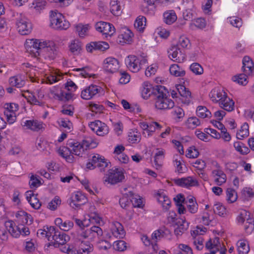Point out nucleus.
Listing matches in <instances>:
<instances>
[{"label":"nucleus","instance_id":"34","mask_svg":"<svg viewBox=\"0 0 254 254\" xmlns=\"http://www.w3.org/2000/svg\"><path fill=\"white\" fill-rule=\"evenodd\" d=\"M153 87L148 82H144L142 85L141 96L144 99H148L153 93Z\"/></svg>","mask_w":254,"mask_h":254},{"label":"nucleus","instance_id":"31","mask_svg":"<svg viewBox=\"0 0 254 254\" xmlns=\"http://www.w3.org/2000/svg\"><path fill=\"white\" fill-rule=\"evenodd\" d=\"M112 235L119 238H123L125 235V231L121 223L116 222L111 228Z\"/></svg>","mask_w":254,"mask_h":254},{"label":"nucleus","instance_id":"29","mask_svg":"<svg viewBox=\"0 0 254 254\" xmlns=\"http://www.w3.org/2000/svg\"><path fill=\"white\" fill-rule=\"evenodd\" d=\"M26 199L33 208L38 209L40 208L41 204L37 198V194H34L32 191L26 192Z\"/></svg>","mask_w":254,"mask_h":254},{"label":"nucleus","instance_id":"23","mask_svg":"<svg viewBox=\"0 0 254 254\" xmlns=\"http://www.w3.org/2000/svg\"><path fill=\"white\" fill-rule=\"evenodd\" d=\"M147 62V57L145 54H142L138 56L131 55L125 59L126 64H145Z\"/></svg>","mask_w":254,"mask_h":254},{"label":"nucleus","instance_id":"9","mask_svg":"<svg viewBox=\"0 0 254 254\" xmlns=\"http://www.w3.org/2000/svg\"><path fill=\"white\" fill-rule=\"evenodd\" d=\"M242 69L244 73L235 75L233 76L232 79L240 85H246L248 82L247 76L251 75L254 71V64H243Z\"/></svg>","mask_w":254,"mask_h":254},{"label":"nucleus","instance_id":"8","mask_svg":"<svg viewBox=\"0 0 254 254\" xmlns=\"http://www.w3.org/2000/svg\"><path fill=\"white\" fill-rule=\"evenodd\" d=\"M125 176L121 169L115 168L109 170L106 176L104 177V183L107 182L111 185H116L122 182Z\"/></svg>","mask_w":254,"mask_h":254},{"label":"nucleus","instance_id":"26","mask_svg":"<svg viewBox=\"0 0 254 254\" xmlns=\"http://www.w3.org/2000/svg\"><path fill=\"white\" fill-rule=\"evenodd\" d=\"M219 106L228 112H231L234 110L235 102L232 99L229 98L227 95L218 103Z\"/></svg>","mask_w":254,"mask_h":254},{"label":"nucleus","instance_id":"57","mask_svg":"<svg viewBox=\"0 0 254 254\" xmlns=\"http://www.w3.org/2000/svg\"><path fill=\"white\" fill-rule=\"evenodd\" d=\"M63 90L58 86H53L50 89V96L54 99L59 100L61 99V95Z\"/></svg>","mask_w":254,"mask_h":254},{"label":"nucleus","instance_id":"49","mask_svg":"<svg viewBox=\"0 0 254 254\" xmlns=\"http://www.w3.org/2000/svg\"><path fill=\"white\" fill-rule=\"evenodd\" d=\"M187 209L191 213H195L198 210V204L195 198L191 197L186 202Z\"/></svg>","mask_w":254,"mask_h":254},{"label":"nucleus","instance_id":"39","mask_svg":"<svg viewBox=\"0 0 254 254\" xmlns=\"http://www.w3.org/2000/svg\"><path fill=\"white\" fill-rule=\"evenodd\" d=\"M239 254H247L250 251L249 242L246 240H240L237 243Z\"/></svg>","mask_w":254,"mask_h":254},{"label":"nucleus","instance_id":"7","mask_svg":"<svg viewBox=\"0 0 254 254\" xmlns=\"http://www.w3.org/2000/svg\"><path fill=\"white\" fill-rule=\"evenodd\" d=\"M17 16L16 25L18 32L22 35L30 34L32 30L30 20L21 13H17Z\"/></svg>","mask_w":254,"mask_h":254},{"label":"nucleus","instance_id":"44","mask_svg":"<svg viewBox=\"0 0 254 254\" xmlns=\"http://www.w3.org/2000/svg\"><path fill=\"white\" fill-rule=\"evenodd\" d=\"M127 196L129 195L130 197V201L132 203V205L135 207H142V199L140 196L135 195L132 191H128V193H126Z\"/></svg>","mask_w":254,"mask_h":254},{"label":"nucleus","instance_id":"15","mask_svg":"<svg viewBox=\"0 0 254 254\" xmlns=\"http://www.w3.org/2000/svg\"><path fill=\"white\" fill-rule=\"evenodd\" d=\"M67 145L69 147L71 154L76 156H82L85 150L81 142H77L74 140H68Z\"/></svg>","mask_w":254,"mask_h":254},{"label":"nucleus","instance_id":"62","mask_svg":"<svg viewBox=\"0 0 254 254\" xmlns=\"http://www.w3.org/2000/svg\"><path fill=\"white\" fill-rule=\"evenodd\" d=\"M113 249L119 252H123L127 249V243L123 240L114 242L113 245Z\"/></svg>","mask_w":254,"mask_h":254},{"label":"nucleus","instance_id":"28","mask_svg":"<svg viewBox=\"0 0 254 254\" xmlns=\"http://www.w3.org/2000/svg\"><path fill=\"white\" fill-rule=\"evenodd\" d=\"M82 47L83 44L82 42L78 39H73L68 44L69 51L74 55L80 54L82 50Z\"/></svg>","mask_w":254,"mask_h":254},{"label":"nucleus","instance_id":"5","mask_svg":"<svg viewBox=\"0 0 254 254\" xmlns=\"http://www.w3.org/2000/svg\"><path fill=\"white\" fill-rule=\"evenodd\" d=\"M5 226L11 236L15 238H19L20 235L25 237L29 235V229L26 226L21 227L20 225H16L12 220H8L5 223Z\"/></svg>","mask_w":254,"mask_h":254},{"label":"nucleus","instance_id":"58","mask_svg":"<svg viewBox=\"0 0 254 254\" xmlns=\"http://www.w3.org/2000/svg\"><path fill=\"white\" fill-rule=\"evenodd\" d=\"M226 200L229 203H233L237 199V193L235 190L232 188H228L226 190Z\"/></svg>","mask_w":254,"mask_h":254},{"label":"nucleus","instance_id":"3","mask_svg":"<svg viewBox=\"0 0 254 254\" xmlns=\"http://www.w3.org/2000/svg\"><path fill=\"white\" fill-rule=\"evenodd\" d=\"M50 235H51L50 242L45 245L47 248L52 246L55 248L65 245L70 240V237L64 232L60 231L53 226L50 229Z\"/></svg>","mask_w":254,"mask_h":254},{"label":"nucleus","instance_id":"17","mask_svg":"<svg viewBox=\"0 0 254 254\" xmlns=\"http://www.w3.org/2000/svg\"><path fill=\"white\" fill-rule=\"evenodd\" d=\"M216 168L212 171V176L214 182L218 185L221 186L226 181V175L220 168L218 163L216 164Z\"/></svg>","mask_w":254,"mask_h":254},{"label":"nucleus","instance_id":"24","mask_svg":"<svg viewBox=\"0 0 254 254\" xmlns=\"http://www.w3.org/2000/svg\"><path fill=\"white\" fill-rule=\"evenodd\" d=\"M156 198L164 210H167L169 209L171 206V201L164 191L159 190L156 194Z\"/></svg>","mask_w":254,"mask_h":254},{"label":"nucleus","instance_id":"16","mask_svg":"<svg viewBox=\"0 0 254 254\" xmlns=\"http://www.w3.org/2000/svg\"><path fill=\"white\" fill-rule=\"evenodd\" d=\"M15 216L17 225H20L21 227L25 226V224L31 225L33 221L31 215L22 210L18 211Z\"/></svg>","mask_w":254,"mask_h":254},{"label":"nucleus","instance_id":"55","mask_svg":"<svg viewBox=\"0 0 254 254\" xmlns=\"http://www.w3.org/2000/svg\"><path fill=\"white\" fill-rule=\"evenodd\" d=\"M75 70L76 71H81L80 74L85 78L95 77L96 76V75L93 73V69L89 66H86L81 68H76Z\"/></svg>","mask_w":254,"mask_h":254},{"label":"nucleus","instance_id":"36","mask_svg":"<svg viewBox=\"0 0 254 254\" xmlns=\"http://www.w3.org/2000/svg\"><path fill=\"white\" fill-rule=\"evenodd\" d=\"M171 232L169 230L164 227L154 231L152 234V240H156V242L160 240L161 238H165L170 235Z\"/></svg>","mask_w":254,"mask_h":254},{"label":"nucleus","instance_id":"51","mask_svg":"<svg viewBox=\"0 0 254 254\" xmlns=\"http://www.w3.org/2000/svg\"><path fill=\"white\" fill-rule=\"evenodd\" d=\"M162 127L163 126L156 122H151L149 124L148 128L147 129L146 137L152 135L153 133L156 130H160Z\"/></svg>","mask_w":254,"mask_h":254},{"label":"nucleus","instance_id":"12","mask_svg":"<svg viewBox=\"0 0 254 254\" xmlns=\"http://www.w3.org/2000/svg\"><path fill=\"white\" fill-rule=\"evenodd\" d=\"M102 90L101 87L91 84L81 91V97L84 100H90L100 93Z\"/></svg>","mask_w":254,"mask_h":254},{"label":"nucleus","instance_id":"48","mask_svg":"<svg viewBox=\"0 0 254 254\" xmlns=\"http://www.w3.org/2000/svg\"><path fill=\"white\" fill-rule=\"evenodd\" d=\"M234 147L238 152L242 155H247L250 151V149L241 141L235 142Z\"/></svg>","mask_w":254,"mask_h":254},{"label":"nucleus","instance_id":"33","mask_svg":"<svg viewBox=\"0 0 254 254\" xmlns=\"http://www.w3.org/2000/svg\"><path fill=\"white\" fill-rule=\"evenodd\" d=\"M92 163H94L96 167L101 168V170L106 168L108 165V163L105 160L104 157L99 154H96L92 157Z\"/></svg>","mask_w":254,"mask_h":254},{"label":"nucleus","instance_id":"4","mask_svg":"<svg viewBox=\"0 0 254 254\" xmlns=\"http://www.w3.org/2000/svg\"><path fill=\"white\" fill-rule=\"evenodd\" d=\"M50 26L56 30H66L70 25L64 16L58 10H51L49 13Z\"/></svg>","mask_w":254,"mask_h":254},{"label":"nucleus","instance_id":"21","mask_svg":"<svg viewBox=\"0 0 254 254\" xmlns=\"http://www.w3.org/2000/svg\"><path fill=\"white\" fill-rule=\"evenodd\" d=\"M23 123V126L34 131H39L44 128L43 123L37 120H26Z\"/></svg>","mask_w":254,"mask_h":254},{"label":"nucleus","instance_id":"61","mask_svg":"<svg viewBox=\"0 0 254 254\" xmlns=\"http://www.w3.org/2000/svg\"><path fill=\"white\" fill-rule=\"evenodd\" d=\"M176 45L180 48L182 49H189L190 46V40L186 37L181 36L178 41Z\"/></svg>","mask_w":254,"mask_h":254},{"label":"nucleus","instance_id":"25","mask_svg":"<svg viewBox=\"0 0 254 254\" xmlns=\"http://www.w3.org/2000/svg\"><path fill=\"white\" fill-rule=\"evenodd\" d=\"M133 33L128 28H122L121 34L118 36L119 41L120 43H129L132 41Z\"/></svg>","mask_w":254,"mask_h":254},{"label":"nucleus","instance_id":"45","mask_svg":"<svg viewBox=\"0 0 254 254\" xmlns=\"http://www.w3.org/2000/svg\"><path fill=\"white\" fill-rule=\"evenodd\" d=\"M81 143L85 150L88 149L94 148L98 144L96 140L90 136L85 137Z\"/></svg>","mask_w":254,"mask_h":254},{"label":"nucleus","instance_id":"40","mask_svg":"<svg viewBox=\"0 0 254 254\" xmlns=\"http://www.w3.org/2000/svg\"><path fill=\"white\" fill-rule=\"evenodd\" d=\"M164 21L167 24H172L177 19L176 12L173 10L165 11L163 14Z\"/></svg>","mask_w":254,"mask_h":254},{"label":"nucleus","instance_id":"38","mask_svg":"<svg viewBox=\"0 0 254 254\" xmlns=\"http://www.w3.org/2000/svg\"><path fill=\"white\" fill-rule=\"evenodd\" d=\"M122 0H111L110 2L111 12L116 16L121 13V4Z\"/></svg>","mask_w":254,"mask_h":254},{"label":"nucleus","instance_id":"6","mask_svg":"<svg viewBox=\"0 0 254 254\" xmlns=\"http://www.w3.org/2000/svg\"><path fill=\"white\" fill-rule=\"evenodd\" d=\"M46 47L41 50L38 63H45L47 60H51L55 58L56 56V47L52 41H46Z\"/></svg>","mask_w":254,"mask_h":254},{"label":"nucleus","instance_id":"22","mask_svg":"<svg viewBox=\"0 0 254 254\" xmlns=\"http://www.w3.org/2000/svg\"><path fill=\"white\" fill-rule=\"evenodd\" d=\"M177 89L179 94L182 97L181 99L182 102L185 104H189L191 99L190 92L183 85H178Z\"/></svg>","mask_w":254,"mask_h":254},{"label":"nucleus","instance_id":"35","mask_svg":"<svg viewBox=\"0 0 254 254\" xmlns=\"http://www.w3.org/2000/svg\"><path fill=\"white\" fill-rule=\"evenodd\" d=\"M76 32L80 38H84L88 35L91 26L89 24L79 23L75 26Z\"/></svg>","mask_w":254,"mask_h":254},{"label":"nucleus","instance_id":"41","mask_svg":"<svg viewBox=\"0 0 254 254\" xmlns=\"http://www.w3.org/2000/svg\"><path fill=\"white\" fill-rule=\"evenodd\" d=\"M206 25V21L204 19L198 18L194 19L190 23L189 27L191 30H195L196 29H202L205 27Z\"/></svg>","mask_w":254,"mask_h":254},{"label":"nucleus","instance_id":"30","mask_svg":"<svg viewBox=\"0 0 254 254\" xmlns=\"http://www.w3.org/2000/svg\"><path fill=\"white\" fill-rule=\"evenodd\" d=\"M56 225L64 231L70 230L73 226V223L70 220L63 221L62 218H57L55 220Z\"/></svg>","mask_w":254,"mask_h":254},{"label":"nucleus","instance_id":"59","mask_svg":"<svg viewBox=\"0 0 254 254\" xmlns=\"http://www.w3.org/2000/svg\"><path fill=\"white\" fill-rule=\"evenodd\" d=\"M78 236L80 239H87L91 241L94 240L90 227L86 229L84 228L79 233Z\"/></svg>","mask_w":254,"mask_h":254},{"label":"nucleus","instance_id":"11","mask_svg":"<svg viewBox=\"0 0 254 254\" xmlns=\"http://www.w3.org/2000/svg\"><path fill=\"white\" fill-rule=\"evenodd\" d=\"M89 127L99 136H104L109 133V127L107 125L99 120L91 122Z\"/></svg>","mask_w":254,"mask_h":254},{"label":"nucleus","instance_id":"18","mask_svg":"<svg viewBox=\"0 0 254 254\" xmlns=\"http://www.w3.org/2000/svg\"><path fill=\"white\" fill-rule=\"evenodd\" d=\"M227 95V93L221 87H215L211 90L209 96L212 102L219 103Z\"/></svg>","mask_w":254,"mask_h":254},{"label":"nucleus","instance_id":"32","mask_svg":"<svg viewBox=\"0 0 254 254\" xmlns=\"http://www.w3.org/2000/svg\"><path fill=\"white\" fill-rule=\"evenodd\" d=\"M64 73L60 70H56L47 75L45 78V82L47 84H52L58 82L63 78Z\"/></svg>","mask_w":254,"mask_h":254},{"label":"nucleus","instance_id":"2","mask_svg":"<svg viewBox=\"0 0 254 254\" xmlns=\"http://www.w3.org/2000/svg\"><path fill=\"white\" fill-rule=\"evenodd\" d=\"M156 89L158 91L155 104L156 108L160 110L173 108L174 107V102L168 97L167 92L163 91L165 90V87L162 86H157Z\"/></svg>","mask_w":254,"mask_h":254},{"label":"nucleus","instance_id":"42","mask_svg":"<svg viewBox=\"0 0 254 254\" xmlns=\"http://www.w3.org/2000/svg\"><path fill=\"white\" fill-rule=\"evenodd\" d=\"M169 70L171 74L175 77H183L186 74L185 70L179 64H171Z\"/></svg>","mask_w":254,"mask_h":254},{"label":"nucleus","instance_id":"60","mask_svg":"<svg viewBox=\"0 0 254 254\" xmlns=\"http://www.w3.org/2000/svg\"><path fill=\"white\" fill-rule=\"evenodd\" d=\"M213 211L215 213L218 214L221 217H225L227 215L226 210L224 206L222 204L218 203L214 205Z\"/></svg>","mask_w":254,"mask_h":254},{"label":"nucleus","instance_id":"43","mask_svg":"<svg viewBox=\"0 0 254 254\" xmlns=\"http://www.w3.org/2000/svg\"><path fill=\"white\" fill-rule=\"evenodd\" d=\"M146 23V18L143 16L139 15L136 18L134 22V27L137 31L143 32L145 28Z\"/></svg>","mask_w":254,"mask_h":254},{"label":"nucleus","instance_id":"64","mask_svg":"<svg viewBox=\"0 0 254 254\" xmlns=\"http://www.w3.org/2000/svg\"><path fill=\"white\" fill-rule=\"evenodd\" d=\"M200 122L198 118L196 117H190L189 118L187 122V127L191 129L195 128L196 127L199 126Z\"/></svg>","mask_w":254,"mask_h":254},{"label":"nucleus","instance_id":"14","mask_svg":"<svg viewBox=\"0 0 254 254\" xmlns=\"http://www.w3.org/2000/svg\"><path fill=\"white\" fill-rule=\"evenodd\" d=\"M87 200V197L82 192L76 191L72 194L69 204L73 208H78L84 204Z\"/></svg>","mask_w":254,"mask_h":254},{"label":"nucleus","instance_id":"27","mask_svg":"<svg viewBox=\"0 0 254 254\" xmlns=\"http://www.w3.org/2000/svg\"><path fill=\"white\" fill-rule=\"evenodd\" d=\"M189 225V223L185 219L180 218L179 221L175 225V226H177L174 230L175 234L177 236L182 235L188 229Z\"/></svg>","mask_w":254,"mask_h":254},{"label":"nucleus","instance_id":"53","mask_svg":"<svg viewBox=\"0 0 254 254\" xmlns=\"http://www.w3.org/2000/svg\"><path fill=\"white\" fill-rule=\"evenodd\" d=\"M141 140L140 133L136 130H133L128 133V140L130 143H137Z\"/></svg>","mask_w":254,"mask_h":254},{"label":"nucleus","instance_id":"52","mask_svg":"<svg viewBox=\"0 0 254 254\" xmlns=\"http://www.w3.org/2000/svg\"><path fill=\"white\" fill-rule=\"evenodd\" d=\"M46 3L45 0H34L31 4L30 7L36 11L40 12L45 8Z\"/></svg>","mask_w":254,"mask_h":254},{"label":"nucleus","instance_id":"63","mask_svg":"<svg viewBox=\"0 0 254 254\" xmlns=\"http://www.w3.org/2000/svg\"><path fill=\"white\" fill-rule=\"evenodd\" d=\"M126 193H124L123 196L119 200L121 206L124 209H127L129 206L131 202L129 195L127 196L126 194ZM127 193H128V192Z\"/></svg>","mask_w":254,"mask_h":254},{"label":"nucleus","instance_id":"46","mask_svg":"<svg viewBox=\"0 0 254 254\" xmlns=\"http://www.w3.org/2000/svg\"><path fill=\"white\" fill-rule=\"evenodd\" d=\"M94 250L93 245L88 242H82L78 250L79 254H89Z\"/></svg>","mask_w":254,"mask_h":254},{"label":"nucleus","instance_id":"37","mask_svg":"<svg viewBox=\"0 0 254 254\" xmlns=\"http://www.w3.org/2000/svg\"><path fill=\"white\" fill-rule=\"evenodd\" d=\"M9 83L11 86H14L18 88L23 87L25 84V80L20 75H17L10 77L9 79Z\"/></svg>","mask_w":254,"mask_h":254},{"label":"nucleus","instance_id":"20","mask_svg":"<svg viewBox=\"0 0 254 254\" xmlns=\"http://www.w3.org/2000/svg\"><path fill=\"white\" fill-rule=\"evenodd\" d=\"M109 48V44L105 42H91L86 46V49L88 52L92 53L95 50L104 51Z\"/></svg>","mask_w":254,"mask_h":254},{"label":"nucleus","instance_id":"47","mask_svg":"<svg viewBox=\"0 0 254 254\" xmlns=\"http://www.w3.org/2000/svg\"><path fill=\"white\" fill-rule=\"evenodd\" d=\"M173 162L174 166L176 168V171L179 173H183L186 167L183 163L182 157L180 156L176 155L174 157Z\"/></svg>","mask_w":254,"mask_h":254},{"label":"nucleus","instance_id":"54","mask_svg":"<svg viewBox=\"0 0 254 254\" xmlns=\"http://www.w3.org/2000/svg\"><path fill=\"white\" fill-rule=\"evenodd\" d=\"M196 114L198 117L203 119L211 117V112L205 106H198L196 109Z\"/></svg>","mask_w":254,"mask_h":254},{"label":"nucleus","instance_id":"19","mask_svg":"<svg viewBox=\"0 0 254 254\" xmlns=\"http://www.w3.org/2000/svg\"><path fill=\"white\" fill-rule=\"evenodd\" d=\"M175 184L181 187L189 188L198 185L197 180L192 177H188L175 179Z\"/></svg>","mask_w":254,"mask_h":254},{"label":"nucleus","instance_id":"13","mask_svg":"<svg viewBox=\"0 0 254 254\" xmlns=\"http://www.w3.org/2000/svg\"><path fill=\"white\" fill-rule=\"evenodd\" d=\"M169 57L173 62L181 63L184 62V55L181 49L176 45H172L168 50Z\"/></svg>","mask_w":254,"mask_h":254},{"label":"nucleus","instance_id":"50","mask_svg":"<svg viewBox=\"0 0 254 254\" xmlns=\"http://www.w3.org/2000/svg\"><path fill=\"white\" fill-rule=\"evenodd\" d=\"M53 226H44L42 229H40L37 231V235L40 238H47L48 240L50 242L51 240V235H50V229Z\"/></svg>","mask_w":254,"mask_h":254},{"label":"nucleus","instance_id":"10","mask_svg":"<svg viewBox=\"0 0 254 254\" xmlns=\"http://www.w3.org/2000/svg\"><path fill=\"white\" fill-rule=\"evenodd\" d=\"M95 29L106 38L111 37L116 32V29L113 24L104 21L97 22L95 25Z\"/></svg>","mask_w":254,"mask_h":254},{"label":"nucleus","instance_id":"56","mask_svg":"<svg viewBox=\"0 0 254 254\" xmlns=\"http://www.w3.org/2000/svg\"><path fill=\"white\" fill-rule=\"evenodd\" d=\"M249 135V125L247 123H245L241 126V129L237 133V137L239 139H243Z\"/></svg>","mask_w":254,"mask_h":254},{"label":"nucleus","instance_id":"1","mask_svg":"<svg viewBox=\"0 0 254 254\" xmlns=\"http://www.w3.org/2000/svg\"><path fill=\"white\" fill-rule=\"evenodd\" d=\"M46 41L31 39L26 40L24 46L28 56L36 60L34 62H38L41 50L46 47Z\"/></svg>","mask_w":254,"mask_h":254}]
</instances>
